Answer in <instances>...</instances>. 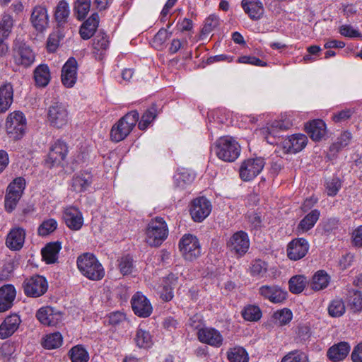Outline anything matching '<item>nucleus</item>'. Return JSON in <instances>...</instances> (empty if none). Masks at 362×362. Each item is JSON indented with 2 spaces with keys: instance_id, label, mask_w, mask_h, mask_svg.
Returning <instances> with one entry per match:
<instances>
[{
  "instance_id": "f257e3e1",
  "label": "nucleus",
  "mask_w": 362,
  "mask_h": 362,
  "mask_svg": "<svg viewBox=\"0 0 362 362\" xmlns=\"http://www.w3.org/2000/svg\"><path fill=\"white\" fill-rule=\"evenodd\" d=\"M77 267L80 272L91 281H100L105 276V269L97 257L89 252L77 258Z\"/></svg>"
},
{
  "instance_id": "f03ea898",
  "label": "nucleus",
  "mask_w": 362,
  "mask_h": 362,
  "mask_svg": "<svg viewBox=\"0 0 362 362\" xmlns=\"http://www.w3.org/2000/svg\"><path fill=\"white\" fill-rule=\"evenodd\" d=\"M139 115L136 110L127 113L115 124L110 131V138L115 142L124 140L132 131L139 120Z\"/></svg>"
},
{
  "instance_id": "7ed1b4c3",
  "label": "nucleus",
  "mask_w": 362,
  "mask_h": 362,
  "mask_svg": "<svg viewBox=\"0 0 362 362\" xmlns=\"http://www.w3.org/2000/svg\"><path fill=\"white\" fill-rule=\"evenodd\" d=\"M214 151L219 159L226 162H233L238 158L240 147L232 137L222 136L216 141Z\"/></svg>"
},
{
  "instance_id": "20e7f679",
  "label": "nucleus",
  "mask_w": 362,
  "mask_h": 362,
  "mask_svg": "<svg viewBox=\"0 0 362 362\" xmlns=\"http://www.w3.org/2000/svg\"><path fill=\"white\" fill-rule=\"evenodd\" d=\"M168 235V226L163 218L156 217L148 224L146 230V241L150 246L160 245Z\"/></svg>"
},
{
  "instance_id": "39448f33",
  "label": "nucleus",
  "mask_w": 362,
  "mask_h": 362,
  "mask_svg": "<svg viewBox=\"0 0 362 362\" xmlns=\"http://www.w3.org/2000/svg\"><path fill=\"white\" fill-rule=\"evenodd\" d=\"M6 131L13 140L21 139L25 134L26 119L22 112L14 111L10 113L6 120Z\"/></svg>"
},
{
  "instance_id": "423d86ee",
  "label": "nucleus",
  "mask_w": 362,
  "mask_h": 362,
  "mask_svg": "<svg viewBox=\"0 0 362 362\" xmlns=\"http://www.w3.org/2000/svg\"><path fill=\"white\" fill-rule=\"evenodd\" d=\"M25 187V180L19 177L14 179L7 187L5 195L4 206L6 211L11 213L16 207Z\"/></svg>"
},
{
  "instance_id": "0eeeda50",
  "label": "nucleus",
  "mask_w": 362,
  "mask_h": 362,
  "mask_svg": "<svg viewBox=\"0 0 362 362\" xmlns=\"http://www.w3.org/2000/svg\"><path fill=\"white\" fill-rule=\"evenodd\" d=\"M188 211L194 222L202 223L210 215L212 211V204L206 197H198L189 202Z\"/></svg>"
},
{
  "instance_id": "6e6552de",
  "label": "nucleus",
  "mask_w": 362,
  "mask_h": 362,
  "mask_svg": "<svg viewBox=\"0 0 362 362\" xmlns=\"http://www.w3.org/2000/svg\"><path fill=\"white\" fill-rule=\"evenodd\" d=\"M47 120L52 127L60 129L70 120L68 106L60 102L53 103L47 110Z\"/></svg>"
},
{
  "instance_id": "1a4fd4ad",
  "label": "nucleus",
  "mask_w": 362,
  "mask_h": 362,
  "mask_svg": "<svg viewBox=\"0 0 362 362\" xmlns=\"http://www.w3.org/2000/svg\"><path fill=\"white\" fill-rule=\"evenodd\" d=\"M23 288L25 296L31 298H37L47 292L48 283L44 276L35 275L24 281Z\"/></svg>"
},
{
  "instance_id": "9d476101",
  "label": "nucleus",
  "mask_w": 362,
  "mask_h": 362,
  "mask_svg": "<svg viewBox=\"0 0 362 362\" xmlns=\"http://www.w3.org/2000/svg\"><path fill=\"white\" fill-rule=\"evenodd\" d=\"M264 165V160L261 157L248 158L244 160L239 170L240 178L243 181L252 180L262 172Z\"/></svg>"
},
{
  "instance_id": "9b49d317",
  "label": "nucleus",
  "mask_w": 362,
  "mask_h": 362,
  "mask_svg": "<svg viewBox=\"0 0 362 362\" xmlns=\"http://www.w3.org/2000/svg\"><path fill=\"white\" fill-rule=\"evenodd\" d=\"M35 54L25 43L18 42L13 49V59L15 64L23 67L30 66L35 61Z\"/></svg>"
},
{
  "instance_id": "f8f14e48",
  "label": "nucleus",
  "mask_w": 362,
  "mask_h": 362,
  "mask_svg": "<svg viewBox=\"0 0 362 362\" xmlns=\"http://www.w3.org/2000/svg\"><path fill=\"white\" fill-rule=\"evenodd\" d=\"M227 247L235 255L240 256L245 255L250 247V240L247 234L243 230L235 233L228 239Z\"/></svg>"
},
{
  "instance_id": "ddd939ff",
  "label": "nucleus",
  "mask_w": 362,
  "mask_h": 362,
  "mask_svg": "<svg viewBox=\"0 0 362 362\" xmlns=\"http://www.w3.org/2000/svg\"><path fill=\"white\" fill-rule=\"evenodd\" d=\"M30 21L37 32L42 33L47 30L49 23L47 7L44 5L35 6L31 12Z\"/></svg>"
},
{
  "instance_id": "4468645a",
  "label": "nucleus",
  "mask_w": 362,
  "mask_h": 362,
  "mask_svg": "<svg viewBox=\"0 0 362 362\" xmlns=\"http://www.w3.org/2000/svg\"><path fill=\"white\" fill-rule=\"evenodd\" d=\"M78 63L75 58L70 57L62 69L61 80L66 88H72L77 81Z\"/></svg>"
},
{
  "instance_id": "2eb2a0df",
  "label": "nucleus",
  "mask_w": 362,
  "mask_h": 362,
  "mask_svg": "<svg viewBox=\"0 0 362 362\" xmlns=\"http://www.w3.org/2000/svg\"><path fill=\"white\" fill-rule=\"evenodd\" d=\"M36 317L44 325L56 326L62 322L63 314L51 306H46L38 310Z\"/></svg>"
},
{
  "instance_id": "dca6fc26",
  "label": "nucleus",
  "mask_w": 362,
  "mask_h": 362,
  "mask_svg": "<svg viewBox=\"0 0 362 362\" xmlns=\"http://www.w3.org/2000/svg\"><path fill=\"white\" fill-rule=\"evenodd\" d=\"M201 254L200 245L196 236L187 234L182 237V257L192 261Z\"/></svg>"
},
{
  "instance_id": "f3484780",
  "label": "nucleus",
  "mask_w": 362,
  "mask_h": 362,
  "mask_svg": "<svg viewBox=\"0 0 362 362\" xmlns=\"http://www.w3.org/2000/svg\"><path fill=\"white\" fill-rule=\"evenodd\" d=\"M198 339L214 347H221L223 344V337L221 332L213 327H203L197 332Z\"/></svg>"
},
{
  "instance_id": "a211bd4d",
  "label": "nucleus",
  "mask_w": 362,
  "mask_h": 362,
  "mask_svg": "<svg viewBox=\"0 0 362 362\" xmlns=\"http://www.w3.org/2000/svg\"><path fill=\"white\" fill-rule=\"evenodd\" d=\"M309 250L308 242L303 238H295L287 246V256L291 260H298L304 257Z\"/></svg>"
},
{
  "instance_id": "6ab92c4d",
  "label": "nucleus",
  "mask_w": 362,
  "mask_h": 362,
  "mask_svg": "<svg viewBox=\"0 0 362 362\" xmlns=\"http://www.w3.org/2000/svg\"><path fill=\"white\" fill-rule=\"evenodd\" d=\"M132 308L139 317H147L153 310L152 306L147 298L141 292H136L131 300Z\"/></svg>"
},
{
  "instance_id": "aec40b11",
  "label": "nucleus",
  "mask_w": 362,
  "mask_h": 362,
  "mask_svg": "<svg viewBox=\"0 0 362 362\" xmlns=\"http://www.w3.org/2000/svg\"><path fill=\"white\" fill-rule=\"evenodd\" d=\"M67 153L66 144L59 139L51 146L46 162L51 166L59 165L66 158Z\"/></svg>"
},
{
  "instance_id": "412c9836",
  "label": "nucleus",
  "mask_w": 362,
  "mask_h": 362,
  "mask_svg": "<svg viewBox=\"0 0 362 362\" xmlns=\"http://www.w3.org/2000/svg\"><path fill=\"white\" fill-rule=\"evenodd\" d=\"M63 217L66 226L72 230H78L83 225L82 213L76 207L66 208Z\"/></svg>"
},
{
  "instance_id": "4be33fe9",
  "label": "nucleus",
  "mask_w": 362,
  "mask_h": 362,
  "mask_svg": "<svg viewBox=\"0 0 362 362\" xmlns=\"http://www.w3.org/2000/svg\"><path fill=\"white\" fill-rule=\"evenodd\" d=\"M21 320L16 314L7 316L0 325V339H6L12 336L18 329Z\"/></svg>"
},
{
  "instance_id": "5701e85b",
  "label": "nucleus",
  "mask_w": 362,
  "mask_h": 362,
  "mask_svg": "<svg viewBox=\"0 0 362 362\" xmlns=\"http://www.w3.org/2000/svg\"><path fill=\"white\" fill-rule=\"evenodd\" d=\"M308 138L305 134H297L285 139L282 146L287 153H296L300 151L307 144Z\"/></svg>"
},
{
  "instance_id": "b1692460",
  "label": "nucleus",
  "mask_w": 362,
  "mask_h": 362,
  "mask_svg": "<svg viewBox=\"0 0 362 362\" xmlns=\"http://www.w3.org/2000/svg\"><path fill=\"white\" fill-rule=\"evenodd\" d=\"M259 293L274 303H282L287 296V293L277 286H262L259 288Z\"/></svg>"
},
{
  "instance_id": "393cba45",
  "label": "nucleus",
  "mask_w": 362,
  "mask_h": 362,
  "mask_svg": "<svg viewBox=\"0 0 362 362\" xmlns=\"http://www.w3.org/2000/svg\"><path fill=\"white\" fill-rule=\"evenodd\" d=\"M16 296V291L11 284L0 288V313L6 312L13 306Z\"/></svg>"
},
{
  "instance_id": "a878e982",
  "label": "nucleus",
  "mask_w": 362,
  "mask_h": 362,
  "mask_svg": "<svg viewBox=\"0 0 362 362\" xmlns=\"http://www.w3.org/2000/svg\"><path fill=\"white\" fill-rule=\"evenodd\" d=\"M25 238V230L21 227H15L8 234L6 244L11 250H19L23 246Z\"/></svg>"
},
{
  "instance_id": "bb28decb",
  "label": "nucleus",
  "mask_w": 362,
  "mask_h": 362,
  "mask_svg": "<svg viewBox=\"0 0 362 362\" xmlns=\"http://www.w3.org/2000/svg\"><path fill=\"white\" fill-rule=\"evenodd\" d=\"M244 11L253 21L259 20L264 14V6L260 0H242Z\"/></svg>"
},
{
  "instance_id": "cd10ccee",
  "label": "nucleus",
  "mask_w": 362,
  "mask_h": 362,
  "mask_svg": "<svg viewBox=\"0 0 362 362\" xmlns=\"http://www.w3.org/2000/svg\"><path fill=\"white\" fill-rule=\"evenodd\" d=\"M350 349L349 344L345 341L334 344L328 349L327 356L333 362L341 361L347 356Z\"/></svg>"
},
{
  "instance_id": "c85d7f7f",
  "label": "nucleus",
  "mask_w": 362,
  "mask_h": 362,
  "mask_svg": "<svg viewBox=\"0 0 362 362\" xmlns=\"http://www.w3.org/2000/svg\"><path fill=\"white\" fill-rule=\"evenodd\" d=\"M136 346L140 349H148L153 344V336L144 326L139 325L134 337Z\"/></svg>"
},
{
  "instance_id": "c756f323",
  "label": "nucleus",
  "mask_w": 362,
  "mask_h": 362,
  "mask_svg": "<svg viewBox=\"0 0 362 362\" xmlns=\"http://www.w3.org/2000/svg\"><path fill=\"white\" fill-rule=\"evenodd\" d=\"M306 132L315 141H320L326 133V125L322 119H314L305 125Z\"/></svg>"
},
{
  "instance_id": "7c9ffc66",
  "label": "nucleus",
  "mask_w": 362,
  "mask_h": 362,
  "mask_svg": "<svg viewBox=\"0 0 362 362\" xmlns=\"http://www.w3.org/2000/svg\"><path fill=\"white\" fill-rule=\"evenodd\" d=\"M13 100V86L6 83L0 86V113L6 112Z\"/></svg>"
},
{
  "instance_id": "2f4dec72",
  "label": "nucleus",
  "mask_w": 362,
  "mask_h": 362,
  "mask_svg": "<svg viewBox=\"0 0 362 362\" xmlns=\"http://www.w3.org/2000/svg\"><path fill=\"white\" fill-rule=\"evenodd\" d=\"M62 249L61 243H47L41 250L42 259L47 264H54L58 259L59 252Z\"/></svg>"
},
{
  "instance_id": "473e14b6",
  "label": "nucleus",
  "mask_w": 362,
  "mask_h": 362,
  "mask_svg": "<svg viewBox=\"0 0 362 362\" xmlns=\"http://www.w3.org/2000/svg\"><path fill=\"white\" fill-rule=\"evenodd\" d=\"M99 25V16L95 13L91 15L81 25L80 35L83 40H88L96 31Z\"/></svg>"
},
{
  "instance_id": "72a5a7b5",
  "label": "nucleus",
  "mask_w": 362,
  "mask_h": 362,
  "mask_svg": "<svg viewBox=\"0 0 362 362\" xmlns=\"http://www.w3.org/2000/svg\"><path fill=\"white\" fill-rule=\"evenodd\" d=\"M92 183V175L88 172L81 173L74 176L71 187L76 192H82L88 189Z\"/></svg>"
},
{
  "instance_id": "f704fd0d",
  "label": "nucleus",
  "mask_w": 362,
  "mask_h": 362,
  "mask_svg": "<svg viewBox=\"0 0 362 362\" xmlns=\"http://www.w3.org/2000/svg\"><path fill=\"white\" fill-rule=\"evenodd\" d=\"M13 18L9 15L4 16L0 20V46L2 47L0 54H4L7 49V47L3 43V42L11 34L13 28Z\"/></svg>"
},
{
  "instance_id": "c9c22d12",
  "label": "nucleus",
  "mask_w": 362,
  "mask_h": 362,
  "mask_svg": "<svg viewBox=\"0 0 362 362\" xmlns=\"http://www.w3.org/2000/svg\"><path fill=\"white\" fill-rule=\"evenodd\" d=\"M320 215L319 210L314 209L311 211L300 221L296 229L297 232L303 233L311 229L319 219Z\"/></svg>"
},
{
  "instance_id": "e433bc0d",
  "label": "nucleus",
  "mask_w": 362,
  "mask_h": 362,
  "mask_svg": "<svg viewBox=\"0 0 362 362\" xmlns=\"http://www.w3.org/2000/svg\"><path fill=\"white\" fill-rule=\"evenodd\" d=\"M34 79L39 87L47 86L51 79L50 71L47 64H40L34 70Z\"/></svg>"
},
{
  "instance_id": "4c0bfd02",
  "label": "nucleus",
  "mask_w": 362,
  "mask_h": 362,
  "mask_svg": "<svg viewBox=\"0 0 362 362\" xmlns=\"http://www.w3.org/2000/svg\"><path fill=\"white\" fill-rule=\"evenodd\" d=\"M70 14L69 4L64 1H60L55 8L54 18L59 25H62L68 21Z\"/></svg>"
},
{
  "instance_id": "58836bf2",
  "label": "nucleus",
  "mask_w": 362,
  "mask_h": 362,
  "mask_svg": "<svg viewBox=\"0 0 362 362\" xmlns=\"http://www.w3.org/2000/svg\"><path fill=\"white\" fill-rule=\"evenodd\" d=\"M329 283V276L322 270L318 271L313 276L310 286L315 291L325 288Z\"/></svg>"
},
{
  "instance_id": "ea45409f",
  "label": "nucleus",
  "mask_w": 362,
  "mask_h": 362,
  "mask_svg": "<svg viewBox=\"0 0 362 362\" xmlns=\"http://www.w3.org/2000/svg\"><path fill=\"white\" fill-rule=\"evenodd\" d=\"M63 337L61 333L57 332L47 334L42 340V345L47 349H54L62 346Z\"/></svg>"
},
{
  "instance_id": "a19ab883",
  "label": "nucleus",
  "mask_w": 362,
  "mask_h": 362,
  "mask_svg": "<svg viewBox=\"0 0 362 362\" xmlns=\"http://www.w3.org/2000/svg\"><path fill=\"white\" fill-rule=\"evenodd\" d=\"M352 139L351 134L349 132H342L336 141L330 146L329 151L335 154L347 146Z\"/></svg>"
},
{
  "instance_id": "79ce46f5",
  "label": "nucleus",
  "mask_w": 362,
  "mask_h": 362,
  "mask_svg": "<svg viewBox=\"0 0 362 362\" xmlns=\"http://www.w3.org/2000/svg\"><path fill=\"white\" fill-rule=\"evenodd\" d=\"M227 357L230 362H248L249 360L247 351L240 346L230 349Z\"/></svg>"
},
{
  "instance_id": "37998d69",
  "label": "nucleus",
  "mask_w": 362,
  "mask_h": 362,
  "mask_svg": "<svg viewBox=\"0 0 362 362\" xmlns=\"http://www.w3.org/2000/svg\"><path fill=\"white\" fill-rule=\"evenodd\" d=\"M71 362H88L89 354L86 349L81 345H77L71 349L69 352Z\"/></svg>"
},
{
  "instance_id": "c03bdc74",
  "label": "nucleus",
  "mask_w": 362,
  "mask_h": 362,
  "mask_svg": "<svg viewBox=\"0 0 362 362\" xmlns=\"http://www.w3.org/2000/svg\"><path fill=\"white\" fill-rule=\"evenodd\" d=\"M243 317L250 322L258 321L262 317V311L257 305H248L241 312Z\"/></svg>"
},
{
  "instance_id": "a18cd8bd",
  "label": "nucleus",
  "mask_w": 362,
  "mask_h": 362,
  "mask_svg": "<svg viewBox=\"0 0 362 362\" xmlns=\"http://www.w3.org/2000/svg\"><path fill=\"white\" fill-rule=\"evenodd\" d=\"M91 0H76L74 11L78 20L84 19L90 8Z\"/></svg>"
},
{
  "instance_id": "49530a36",
  "label": "nucleus",
  "mask_w": 362,
  "mask_h": 362,
  "mask_svg": "<svg viewBox=\"0 0 362 362\" xmlns=\"http://www.w3.org/2000/svg\"><path fill=\"white\" fill-rule=\"evenodd\" d=\"M274 322L279 326L287 325L293 318L292 312L288 308H284L276 311L273 314Z\"/></svg>"
},
{
  "instance_id": "de8ad7c7",
  "label": "nucleus",
  "mask_w": 362,
  "mask_h": 362,
  "mask_svg": "<svg viewBox=\"0 0 362 362\" xmlns=\"http://www.w3.org/2000/svg\"><path fill=\"white\" fill-rule=\"evenodd\" d=\"M109 37L103 31H99L95 36L93 42L94 49L101 53L109 47Z\"/></svg>"
},
{
  "instance_id": "09e8293b",
  "label": "nucleus",
  "mask_w": 362,
  "mask_h": 362,
  "mask_svg": "<svg viewBox=\"0 0 362 362\" xmlns=\"http://www.w3.org/2000/svg\"><path fill=\"white\" fill-rule=\"evenodd\" d=\"M118 268L123 275L132 274L134 268V259L130 255H124L117 259Z\"/></svg>"
},
{
  "instance_id": "8fccbe9b",
  "label": "nucleus",
  "mask_w": 362,
  "mask_h": 362,
  "mask_svg": "<svg viewBox=\"0 0 362 362\" xmlns=\"http://www.w3.org/2000/svg\"><path fill=\"white\" fill-rule=\"evenodd\" d=\"M157 109L156 105H152L142 115L141 120L139 122L138 127L141 130H145L151 122L156 118L157 115Z\"/></svg>"
},
{
  "instance_id": "3c124183",
  "label": "nucleus",
  "mask_w": 362,
  "mask_h": 362,
  "mask_svg": "<svg viewBox=\"0 0 362 362\" xmlns=\"http://www.w3.org/2000/svg\"><path fill=\"white\" fill-rule=\"evenodd\" d=\"M268 269V264L266 262L261 259H255L252 262L250 267V273L253 276L262 278Z\"/></svg>"
},
{
  "instance_id": "603ef678",
  "label": "nucleus",
  "mask_w": 362,
  "mask_h": 362,
  "mask_svg": "<svg viewBox=\"0 0 362 362\" xmlns=\"http://www.w3.org/2000/svg\"><path fill=\"white\" fill-rule=\"evenodd\" d=\"M289 290L293 293H301L306 286V279L303 276H295L289 280Z\"/></svg>"
},
{
  "instance_id": "864d4df0",
  "label": "nucleus",
  "mask_w": 362,
  "mask_h": 362,
  "mask_svg": "<svg viewBox=\"0 0 362 362\" xmlns=\"http://www.w3.org/2000/svg\"><path fill=\"white\" fill-rule=\"evenodd\" d=\"M255 134L262 136L269 144H272L274 143L275 129L273 127V124L271 125L267 124L265 127L256 129Z\"/></svg>"
},
{
  "instance_id": "5fc2aeb1",
  "label": "nucleus",
  "mask_w": 362,
  "mask_h": 362,
  "mask_svg": "<svg viewBox=\"0 0 362 362\" xmlns=\"http://www.w3.org/2000/svg\"><path fill=\"white\" fill-rule=\"evenodd\" d=\"M329 314L332 317H339L345 312V305L342 300L334 299L329 305Z\"/></svg>"
},
{
  "instance_id": "6e6d98bb",
  "label": "nucleus",
  "mask_w": 362,
  "mask_h": 362,
  "mask_svg": "<svg viewBox=\"0 0 362 362\" xmlns=\"http://www.w3.org/2000/svg\"><path fill=\"white\" fill-rule=\"evenodd\" d=\"M57 228V222L54 218L44 221L38 228V234L46 236L54 232Z\"/></svg>"
},
{
  "instance_id": "4d7b16f0",
  "label": "nucleus",
  "mask_w": 362,
  "mask_h": 362,
  "mask_svg": "<svg viewBox=\"0 0 362 362\" xmlns=\"http://www.w3.org/2000/svg\"><path fill=\"white\" fill-rule=\"evenodd\" d=\"M281 362H308V357L305 353L295 350L285 355Z\"/></svg>"
},
{
  "instance_id": "13d9d810",
  "label": "nucleus",
  "mask_w": 362,
  "mask_h": 362,
  "mask_svg": "<svg viewBox=\"0 0 362 362\" xmlns=\"http://www.w3.org/2000/svg\"><path fill=\"white\" fill-rule=\"evenodd\" d=\"M219 25V18L216 15H210L206 18L202 30L203 35H207L212 32Z\"/></svg>"
},
{
  "instance_id": "bf43d9fd",
  "label": "nucleus",
  "mask_w": 362,
  "mask_h": 362,
  "mask_svg": "<svg viewBox=\"0 0 362 362\" xmlns=\"http://www.w3.org/2000/svg\"><path fill=\"white\" fill-rule=\"evenodd\" d=\"M341 187L339 178L334 177L327 181L325 185L326 192L328 196H335Z\"/></svg>"
},
{
  "instance_id": "052dcab7",
  "label": "nucleus",
  "mask_w": 362,
  "mask_h": 362,
  "mask_svg": "<svg viewBox=\"0 0 362 362\" xmlns=\"http://www.w3.org/2000/svg\"><path fill=\"white\" fill-rule=\"evenodd\" d=\"M349 305L354 311H359L362 309V293L354 291L349 299Z\"/></svg>"
},
{
  "instance_id": "680f3d73",
  "label": "nucleus",
  "mask_w": 362,
  "mask_h": 362,
  "mask_svg": "<svg viewBox=\"0 0 362 362\" xmlns=\"http://www.w3.org/2000/svg\"><path fill=\"white\" fill-rule=\"evenodd\" d=\"M61 36L59 33H52L49 34L47 40V49L49 52H54L60 42Z\"/></svg>"
},
{
  "instance_id": "e2e57ef3",
  "label": "nucleus",
  "mask_w": 362,
  "mask_h": 362,
  "mask_svg": "<svg viewBox=\"0 0 362 362\" xmlns=\"http://www.w3.org/2000/svg\"><path fill=\"white\" fill-rule=\"evenodd\" d=\"M168 35L166 30L160 29L153 38L152 45L157 49H161L168 38Z\"/></svg>"
},
{
  "instance_id": "0e129e2a",
  "label": "nucleus",
  "mask_w": 362,
  "mask_h": 362,
  "mask_svg": "<svg viewBox=\"0 0 362 362\" xmlns=\"http://www.w3.org/2000/svg\"><path fill=\"white\" fill-rule=\"evenodd\" d=\"M339 33L347 37H356L361 35L358 30L354 29L349 25H343L339 28Z\"/></svg>"
},
{
  "instance_id": "69168bd1",
  "label": "nucleus",
  "mask_w": 362,
  "mask_h": 362,
  "mask_svg": "<svg viewBox=\"0 0 362 362\" xmlns=\"http://www.w3.org/2000/svg\"><path fill=\"white\" fill-rule=\"evenodd\" d=\"M238 62L243 64H249L258 66H264L267 64L265 62H262L259 58H257L253 56H242L238 58Z\"/></svg>"
},
{
  "instance_id": "338daca9",
  "label": "nucleus",
  "mask_w": 362,
  "mask_h": 362,
  "mask_svg": "<svg viewBox=\"0 0 362 362\" xmlns=\"http://www.w3.org/2000/svg\"><path fill=\"white\" fill-rule=\"evenodd\" d=\"M14 270V264L13 262H6L0 271V280L4 281L9 279Z\"/></svg>"
},
{
  "instance_id": "774afa93",
  "label": "nucleus",
  "mask_w": 362,
  "mask_h": 362,
  "mask_svg": "<svg viewBox=\"0 0 362 362\" xmlns=\"http://www.w3.org/2000/svg\"><path fill=\"white\" fill-rule=\"evenodd\" d=\"M125 315L122 312H113L108 316V322L112 325H117L124 321Z\"/></svg>"
}]
</instances>
